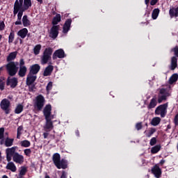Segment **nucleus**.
<instances>
[{"instance_id": "60", "label": "nucleus", "mask_w": 178, "mask_h": 178, "mask_svg": "<svg viewBox=\"0 0 178 178\" xmlns=\"http://www.w3.org/2000/svg\"><path fill=\"white\" fill-rule=\"evenodd\" d=\"M1 178H9L7 175H3Z\"/></svg>"}, {"instance_id": "30", "label": "nucleus", "mask_w": 178, "mask_h": 178, "mask_svg": "<svg viewBox=\"0 0 178 178\" xmlns=\"http://www.w3.org/2000/svg\"><path fill=\"white\" fill-rule=\"evenodd\" d=\"M17 55V53L16 51L10 53L7 57V62H10V60H14V59H16Z\"/></svg>"}, {"instance_id": "22", "label": "nucleus", "mask_w": 178, "mask_h": 178, "mask_svg": "<svg viewBox=\"0 0 178 178\" xmlns=\"http://www.w3.org/2000/svg\"><path fill=\"white\" fill-rule=\"evenodd\" d=\"M56 166L58 169H66L67 167V163H66V161L63 159L61 161L60 160V162L57 163Z\"/></svg>"}, {"instance_id": "42", "label": "nucleus", "mask_w": 178, "mask_h": 178, "mask_svg": "<svg viewBox=\"0 0 178 178\" xmlns=\"http://www.w3.org/2000/svg\"><path fill=\"white\" fill-rule=\"evenodd\" d=\"M22 131H23V127L19 126L17 128V138H20V136H22Z\"/></svg>"}, {"instance_id": "50", "label": "nucleus", "mask_w": 178, "mask_h": 178, "mask_svg": "<svg viewBox=\"0 0 178 178\" xmlns=\"http://www.w3.org/2000/svg\"><path fill=\"white\" fill-rule=\"evenodd\" d=\"M136 129L137 130H141V129H143V124L141 122L137 123L136 125Z\"/></svg>"}, {"instance_id": "20", "label": "nucleus", "mask_w": 178, "mask_h": 178, "mask_svg": "<svg viewBox=\"0 0 178 178\" xmlns=\"http://www.w3.org/2000/svg\"><path fill=\"white\" fill-rule=\"evenodd\" d=\"M52 72H54V67L51 65H49L44 69L43 75L44 76H51V74H52Z\"/></svg>"}, {"instance_id": "38", "label": "nucleus", "mask_w": 178, "mask_h": 178, "mask_svg": "<svg viewBox=\"0 0 178 178\" xmlns=\"http://www.w3.org/2000/svg\"><path fill=\"white\" fill-rule=\"evenodd\" d=\"M13 139L7 138L5 140L6 147H12L13 145Z\"/></svg>"}, {"instance_id": "35", "label": "nucleus", "mask_w": 178, "mask_h": 178, "mask_svg": "<svg viewBox=\"0 0 178 178\" xmlns=\"http://www.w3.org/2000/svg\"><path fill=\"white\" fill-rule=\"evenodd\" d=\"M59 22H60V14H57L53 19L52 24L56 26V24H58Z\"/></svg>"}, {"instance_id": "10", "label": "nucleus", "mask_w": 178, "mask_h": 178, "mask_svg": "<svg viewBox=\"0 0 178 178\" xmlns=\"http://www.w3.org/2000/svg\"><path fill=\"white\" fill-rule=\"evenodd\" d=\"M54 118H45L46 122L43 127L44 131H51L54 129V122H52Z\"/></svg>"}, {"instance_id": "57", "label": "nucleus", "mask_w": 178, "mask_h": 178, "mask_svg": "<svg viewBox=\"0 0 178 178\" xmlns=\"http://www.w3.org/2000/svg\"><path fill=\"white\" fill-rule=\"evenodd\" d=\"M145 5H148L149 3V0H145Z\"/></svg>"}, {"instance_id": "23", "label": "nucleus", "mask_w": 178, "mask_h": 178, "mask_svg": "<svg viewBox=\"0 0 178 178\" xmlns=\"http://www.w3.org/2000/svg\"><path fill=\"white\" fill-rule=\"evenodd\" d=\"M22 24L24 27H29L30 24H31V22L29 19V17L27 15H24L22 17Z\"/></svg>"}, {"instance_id": "24", "label": "nucleus", "mask_w": 178, "mask_h": 178, "mask_svg": "<svg viewBox=\"0 0 178 178\" xmlns=\"http://www.w3.org/2000/svg\"><path fill=\"white\" fill-rule=\"evenodd\" d=\"M26 73H27V67H19V70L18 72L19 77H24Z\"/></svg>"}, {"instance_id": "53", "label": "nucleus", "mask_w": 178, "mask_h": 178, "mask_svg": "<svg viewBox=\"0 0 178 178\" xmlns=\"http://www.w3.org/2000/svg\"><path fill=\"white\" fill-rule=\"evenodd\" d=\"M156 3H158V0H152L150 1V5L152 6H154V5H156Z\"/></svg>"}, {"instance_id": "56", "label": "nucleus", "mask_w": 178, "mask_h": 178, "mask_svg": "<svg viewBox=\"0 0 178 178\" xmlns=\"http://www.w3.org/2000/svg\"><path fill=\"white\" fill-rule=\"evenodd\" d=\"M20 24H22V19H17V21L15 22V25L19 26Z\"/></svg>"}, {"instance_id": "3", "label": "nucleus", "mask_w": 178, "mask_h": 178, "mask_svg": "<svg viewBox=\"0 0 178 178\" xmlns=\"http://www.w3.org/2000/svg\"><path fill=\"white\" fill-rule=\"evenodd\" d=\"M19 63L18 62H10L6 65L7 72L10 76H15L19 70Z\"/></svg>"}, {"instance_id": "14", "label": "nucleus", "mask_w": 178, "mask_h": 178, "mask_svg": "<svg viewBox=\"0 0 178 178\" xmlns=\"http://www.w3.org/2000/svg\"><path fill=\"white\" fill-rule=\"evenodd\" d=\"M17 79L15 77H8L7 79V86H10L11 88H15L17 86Z\"/></svg>"}, {"instance_id": "28", "label": "nucleus", "mask_w": 178, "mask_h": 178, "mask_svg": "<svg viewBox=\"0 0 178 178\" xmlns=\"http://www.w3.org/2000/svg\"><path fill=\"white\" fill-rule=\"evenodd\" d=\"M27 173V168L26 167H21L19 170V173L17 175V178H23V176H24Z\"/></svg>"}, {"instance_id": "49", "label": "nucleus", "mask_w": 178, "mask_h": 178, "mask_svg": "<svg viewBox=\"0 0 178 178\" xmlns=\"http://www.w3.org/2000/svg\"><path fill=\"white\" fill-rule=\"evenodd\" d=\"M3 133H5V129L0 128V140H2V138H3Z\"/></svg>"}, {"instance_id": "51", "label": "nucleus", "mask_w": 178, "mask_h": 178, "mask_svg": "<svg viewBox=\"0 0 178 178\" xmlns=\"http://www.w3.org/2000/svg\"><path fill=\"white\" fill-rule=\"evenodd\" d=\"M18 12H19V13H18V14H17V19H19V20H22V16H23V13H24V11L19 10Z\"/></svg>"}, {"instance_id": "63", "label": "nucleus", "mask_w": 178, "mask_h": 178, "mask_svg": "<svg viewBox=\"0 0 178 178\" xmlns=\"http://www.w3.org/2000/svg\"><path fill=\"white\" fill-rule=\"evenodd\" d=\"M2 40V35H0V41Z\"/></svg>"}, {"instance_id": "40", "label": "nucleus", "mask_w": 178, "mask_h": 178, "mask_svg": "<svg viewBox=\"0 0 178 178\" xmlns=\"http://www.w3.org/2000/svg\"><path fill=\"white\" fill-rule=\"evenodd\" d=\"M159 15V8H155L153 10L152 14V19H154V20H155V19H156Z\"/></svg>"}, {"instance_id": "52", "label": "nucleus", "mask_w": 178, "mask_h": 178, "mask_svg": "<svg viewBox=\"0 0 178 178\" xmlns=\"http://www.w3.org/2000/svg\"><path fill=\"white\" fill-rule=\"evenodd\" d=\"M174 123L175 126H178V113L175 117Z\"/></svg>"}, {"instance_id": "31", "label": "nucleus", "mask_w": 178, "mask_h": 178, "mask_svg": "<svg viewBox=\"0 0 178 178\" xmlns=\"http://www.w3.org/2000/svg\"><path fill=\"white\" fill-rule=\"evenodd\" d=\"M155 131H156V129H155L154 128H151L149 130H146L145 131V134L146 137H151V136H152V134H154V133H155Z\"/></svg>"}, {"instance_id": "48", "label": "nucleus", "mask_w": 178, "mask_h": 178, "mask_svg": "<svg viewBox=\"0 0 178 178\" xmlns=\"http://www.w3.org/2000/svg\"><path fill=\"white\" fill-rule=\"evenodd\" d=\"M150 145H154L156 144V138H152L149 142Z\"/></svg>"}, {"instance_id": "46", "label": "nucleus", "mask_w": 178, "mask_h": 178, "mask_svg": "<svg viewBox=\"0 0 178 178\" xmlns=\"http://www.w3.org/2000/svg\"><path fill=\"white\" fill-rule=\"evenodd\" d=\"M5 30V22L0 20V31H3Z\"/></svg>"}, {"instance_id": "7", "label": "nucleus", "mask_w": 178, "mask_h": 178, "mask_svg": "<svg viewBox=\"0 0 178 178\" xmlns=\"http://www.w3.org/2000/svg\"><path fill=\"white\" fill-rule=\"evenodd\" d=\"M170 95V94H169V92H168V90H166L165 89H161L159 93V96H158V102L159 104H162V102H163V101H166V99L168 98V97H169Z\"/></svg>"}, {"instance_id": "58", "label": "nucleus", "mask_w": 178, "mask_h": 178, "mask_svg": "<svg viewBox=\"0 0 178 178\" xmlns=\"http://www.w3.org/2000/svg\"><path fill=\"white\" fill-rule=\"evenodd\" d=\"M163 163H165V160H161L160 161V165H163Z\"/></svg>"}, {"instance_id": "37", "label": "nucleus", "mask_w": 178, "mask_h": 178, "mask_svg": "<svg viewBox=\"0 0 178 178\" xmlns=\"http://www.w3.org/2000/svg\"><path fill=\"white\" fill-rule=\"evenodd\" d=\"M31 145V143L27 140H24L21 141V147H24V148H29Z\"/></svg>"}, {"instance_id": "54", "label": "nucleus", "mask_w": 178, "mask_h": 178, "mask_svg": "<svg viewBox=\"0 0 178 178\" xmlns=\"http://www.w3.org/2000/svg\"><path fill=\"white\" fill-rule=\"evenodd\" d=\"M60 178H67V174L66 173V172L63 171Z\"/></svg>"}, {"instance_id": "44", "label": "nucleus", "mask_w": 178, "mask_h": 178, "mask_svg": "<svg viewBox=\"0 0 178 178\" xmlns=\"http://www.w3.org/2000/svg\"><path fill=\"white\" fill-rule=\"evenodd\" d=\"M24 153L26 156H31V149H25Z\"/></svg>"}, {"instance_id": "11", "label": "nucleus", "mask_w": 178, "mask_h": 178, "mask_svg": "<svg viewBox=\"0 0 178 178\" xmlns=\"http://www.w3.org/2000/svg\"><path fill=\"white\" fill-rule=\"evenodd\" d=\"M13 161L15 163H19V165H22L23 162H24V156L23 155L16 152L13 157Z\"/></svg>"}, {"instance_id": "43", "label": "nucleus", "mask_w": 178, "mask_h": 178, "mask_svg": "<svg viewBox=\"0 0 178 178\" xmlns=\"http://www.w3.org/2000/svg\"><path fill=\"white\" fill-rule=\"evenodd\" d=\"M5 80L3 78H0V90H3L5 88Z\"/></svg>"}, {"instance_id": "21", "label": "nucleus", "mask_w": 178, "mask_h": 178, "mask_svg": "<svg viewBox=\"0 0 178 178\" xmlns=\"http://www.w3.org/2000/svg\"><path fill=\"white\" fill-rule=\"evenodd\" d=\"M72 24V19H67L64 26H63V33H64L65 34H66V33H67V31H69V30H70V26Z\"/></svg>"}, {"instance_id": "62", "label": "nucleus", "mask_w": 178, "mask_h": 178, "mask_svg": "<svg viewBox=\"0 0 178 178\" xmlns=\"http://www.w3.org/2000/svg\"><path fill=\"white\" fill-rule=\"evenodd\" d=\"M37 1H38V2H40V3H42V0H37Z\"/></svg>"}, {"instance_id": "27", "label": "nucleus", "mask_w": 178, "mask_h": 178, "mask_svg": "<svg viewBox=\"0 0 178 178\" xmlns=\"http://www.w3.org/2000/svg\"><path fill=\"white\" fill-rule=\"evenodd\" d=\"M53 161L54 165L56 166L58 163L60 162V155L58 153H56L53 155Z\"/></svg>"}, {"instance_id": "18", "label": "nucleus", "mask_w": 178, "mask_h": 178, "mask_svg": "<svg viewBox=\"0 0 178 178\" xmlns=\"http://www.w3.org/2000/svg\"><path fill=\"white\" fill-rule=\"evenodd\" d=\"M27 34H29V30L26 28H23L17 32V35L22 39L27 37Z\"/></svg>"}, {"instance_id": "2", "label": "nucleus", "mask_w": 178, "mask_h": 178, "mask_svg": "<svg viewBox=\"0 0 178 178\" xmlns=\"http://www.w3.org/2000/svg\"><path fill=\"white\" fill-rule=\"evenodd\" d=\"M52 52H54V50H52V48L51 47L44 49L40 60L42 65H47V63L51 60Z\"/></svg>"}, {"instance_id": "47", "label": "nucleus", "mask_w": 178, "mask_h": 178, "mask_svg": "<svg viewBox=\"0 0 178 178\" xmlns=\"http://www.w3.org/2000/svg\"><path fill=\"white\" fill-rule=\"evenodd\" d=\"M25 63H26L24 62V59L21 58V59L19 60V67H26L24 66Z\"/></svg>"}, {"instance_id": "26", "label": "nucleus", "mask_w": 178, "mask_h": 178, "mask_svg": "<svg viewBox=\"0 0 178 178\" xmlns=\"http://www.w3.org/2000/svg\"><path fill=\"white\" fill-rule=\"evenodd\" d=\"M177 67V58L176 57H172L171 58V65L170 69L171 70H175Z\"/></svg>"}, {"instance_id": "36", "label": "nucleus", "mask_w": 178, "mask_h": 178, "mask_svg": "<svg viewBox=\"0 0 178 178\" xmlns=\"http://www.w3.org/2000/svg\"><path fill=\"white\" fill-rule=\"evenodd\" d=\"M159 151H161V145H156L151 149L152 154H157V152H159Z\"/></svg>"}, {"instance_id": "1", "label": "nucleus", "mask_w": 178, "mask_h": 178, "mask_svg": "<svg viewBox=\"0 0 178 178\" xmlns=\"http://www.w3.org/2000/svg\"><path fill=\"white\" fill-rule=\"evenodd\" d=\"M31 7V0H16L14 4L13 15L16 16L19 10L24 12Z\"/></svg>"}, {"instance_id": "15", "label": "nucleus", "mask_w": 178, "mask_h": 178, "mask_svg": "<svg viewBox=\"0 0 178 178\" xmlns=\"http://www.w3.org/2000/svg\"><path fill=\"white\" fill-rule=\"evenodd\" d=\"M152 173L154 175L155 177L159 178L161 177V175H162V170H161L158 165H156L152 168Z\"/></svg>"}, {"instance_id": "45", "label": "nucleus", "mask_w": 178, "mask_h": 178, "mask_svg": "<svg viewBox=\"0 0 178 178\" xmlns=\"http://www.w3.org/2000/svg\"><path fill=\"white\" fill-rule=\"evenodd\" d=\"M46 90L48 94H49V91L52 90V82H49V83L47 86Z\"/></svg>"}, {"instance_id": "39", "label": "nucleus", "mask_w": 178, "mask_h": 178, "mask_svg": "<svg viewBox=\"0 0 178 178\" xmlns=\"http://www.w3.org/2000/svg\"><path fill=\"white\" fill-rule=\"evenodd\" d=\"M23 108H24L23 105L18 104L15 109V113H17V114L22 113V112H23Z\"/></svg>"}, {"instance_id": "64", "label": "nucleus", "mask_w": 178, "mask_h": 178, "mask_svg": "<svg viewBox=\"0 0 178 178\" xmlns=\"http://www.w3.org/2000/svg\"><path fill=\"white\" fill-rule=\"evenodd\" d=\"M3 68L2 67H0V72L2 70Z\"/></svg>"}, {"instance_id": "19", "label": "nucleus", "mask_w": 178, "mask_h": 178, "mask_svg": "<svg viewBox=\"0 0 178 178\" xmlns=\"http://www.w3.org/2000/svg\"><path fill=\"white\" fill-rule=\"evenodd\" d=\"M6 169H7L8 170H10L11 172H16L17 170L16 165H15V163L12 161H8L6 167Z\"/></svg>"}, {"instance_id": "4", "label": "nucleus", "mask_w": 178, "mask_h": 178, "mask_svg": "<svg viewBox=\"0 0 178 178\" xmlns=\"http://www.w3.org/2000/svg\"><path fill=\"white\" fill-rule=\"evenodd\" d=\"M37 79V76L33 74H29L26 78V86L29 87V91H34L35 86L33 85Z\"/></svg>"}, {"instance_id": "5", "label": "nucleus", "mask_w": 178, "mask_h": 178, "mask_svg": "<svg viewBox=\"0 0 178 178\" xmlns=\"http://www.w3.org/2000/svg\"><path fill=\"white\" fill-rule=\"evenodd\" d=\"M0 106L2 111L5 112L6 115L10 113V101L8 99H3L1 103Z\"/></svg>"}, {"instance_id": "61", "label": "nucleus", "mask_w": 178, "mask_h": 178, "mask_svg": "<svg viewBox=\"0 0 178 178\" xmlns=\"http://www.w3.org/2000/svg\"><path fill=\"white\" fill-rule=\"evenodd\" d=\"M44 178H51V177H49L48 175H46Z\"/></svg>"}, {"instance_id": "33", "label": "nucleus", "mask_w": 178, "mask_h": 178, "mask_svg": "<svg viewBox=\"0 0 178 178\" xmlns=\"http://www.w3.org/2000/svg\"><path fill=\"white\" fill-rule=\"evenodd\" d=\"M41 44H36L33 48V54H35V55H39L41 51Z\"/></svg>"}, {"instance_id": "12", "label": "nucleus", "mask_w": 178, "mask_h": 178, "mask_svg": "<svg viewBox=\"0 0 178 178\" xmlns=\"http://www.w3.org/2000/svg\"><path fill=\"white\" fill-rule=\"evenodd\" d=\"M59 34V25L57 26H53L50 31V37L51 38H56L58 37V35Z\"/></svg>"}, {"instance_id": "8", "label": "nucleus", "mask_w": 178, "mask_h": 178, "mask_svg": "<svg viewBox=\"0 0 178 178\" xmlns=\"http://www.w3.org/2000/svg\"><path fill=\"white\" fill-rule=\"evenodd\" d=\"M17 149V147L16 146L7 148L6 149V159L8 162H10V161H12V157L13 158V155L16 154Z\"/></svg>"}, {"instance_id": "55", "label": "nucleus", "mask_w": 178, "mask_h": 178, "mask_svg": "<svg viewBox=\"0 0 178 178\" xmlns=\"http://www.w3.org/2000/svg\"><path fill=\"white\" fill-rule=\"evenodd\" d=\"M48 136H49V131H46L43 134L44 138H48Z\"/></svg>"}, {"instance_id": "17", "label": "nucleus", "mask_w": 178, "mask_h": 178, "mask_svg": "<svg viewBox=\"0 0 178 178\" xmlns=\"http://www.w3.org/2000/svg\"><path fill=\"white\" fill-rule=\"evenodd\" d=\"M41 69V67L38 64H35L31 67L30 74H37L38 72H40V70Z\"/></svg>"}, {"instance_id": "13", "label": "nucleus", "mask_w": 178, "mask_h": 178, "mask_svg": "<svg viewBox=\"0 0 178 178\" xmlns=\"http://www.w3.org/2000/svg\"><path fill=\"white\" fill-rule=\"evenodd\" d=\"M51 111H52V107L51 106V105L48 104L44 107L43 110V113L45 119L54 118V115H51Z\"/></svg>"}, {"instance_id": "29", "label": "nucleus", "mask_w": 178, "mask_h": 178, "mask_svg": "<svg viewBox=\"0 0 178 178\" xmlns=\"http://www.w3.org/2000/svg\"><path fill=\"white\" fill-rule=\"evenodd\" d=\"M161 123V118L155 117L151 121L152 126H158Z\"/></svg>"}, {"instance_id": "6", "label": "nucleus", "mask_w": 178, "mask_h": 178, "mask_svg": "<svg viewBox=\"0 0 178 178\" xmlns=\"http://www.w3.org/2000/svg\"><path fill=\"white\" fill-rule=\"evenodd\" d=\"M155 113L160 115L161 118H165L168 113V104L159 106L155 110Z\"/></svg>"}, {"instance_id": "9", "label": "nucleus", "mask_w": 178, "mask_h": 178, "mask_svg": "<svg viewBox=\"0 0 178 178\" xmlns=\"http://www.w3.org/2000/svg\"><path fill=\"white\" fill-rule=\"evenodd\" d=\"M45 99L42 95H38L35 99V107L38 109V111H41L44 107V102Z\"/></svg>"}, {"instance_id": "25", "label": "nucleus", "mask_w": 178, "mask_h": 178, "mask_svg": "<svg viewBox=\"0 0 178 178\" xmlns=\"http://www.w3.org/2000/svg\"><path fill=\"white\" fill-rule=\"evenodd\" d=\"M170 17H178V7L177 8H172L170 9L169 11Z\"/></svg>"}, {"instance_id": "16", "label": "nucleus", "mask_w": 178, "mask_h": 178, "mask_svg": "<svg viewBox=\"0 0 178 178\" xmlns=\"http://www.w3.org/2000/svg\"><path fill=\"white\" fill-rule=\"evenodd\" d=\"M64 57L65 51L62 49L56 50L53 54V59H56L57 58H59V59H62V58Z\"/></svg>"}, {"instance_id": "34", "label": "nucleus", "mask_w": 178, "mask_h": 178, "mask_svg": "<svg viewBox=\"0 0 178 178\" xmlns=\"http://www.w3.org/2000/svg\"><path fill=\"white\" fill-rule=\"evenodd\" d=\"M156 106V98H152L150 101L148 108L149 109H152V108H155Z\"/></svg>"}, {"instance_id": "59", "label": "nucleus", "mask_w": 178, "mask_h": 178, "mask_svg": "<svg viewBox=\"0 0 178 178\" xmlns=\"http://www.w3.org/2000/svg\"><path fill=\"white\" fill-rule=\"evenodd\" d=\"M2 161V153L0 152V162Z\"/></svg>"}, {"instance_id": "32", "label": "nucleus", "mask_w": 178, "mask_h": 178, "mask_svg": "<svg viewBox=\"0 0 178 178\" xmlns=\"http://www.w3.org/2000/svg\"><path fill=\"white\" fill-rule=\"evenodd\" d=\"M177 80H178V74H173L169 79V83L173 84V83H176Z\"/></svg>"}, {"instance_id": "41", "label": "nucleus", "mask_w": 178, "mask_h": 178, "mask_svg": "<svg viewBox=\"0 0 178 178\" xmlns=\"http://www.w3.org/2000/svg\"><path fill=\"white\" fill-rule=\"evenodd\" d=\"M14 40H15V32L13 31H11V32L10 33V35L8 36L9 44H12V42H13Z\"/></svg>"}]
</instances>
